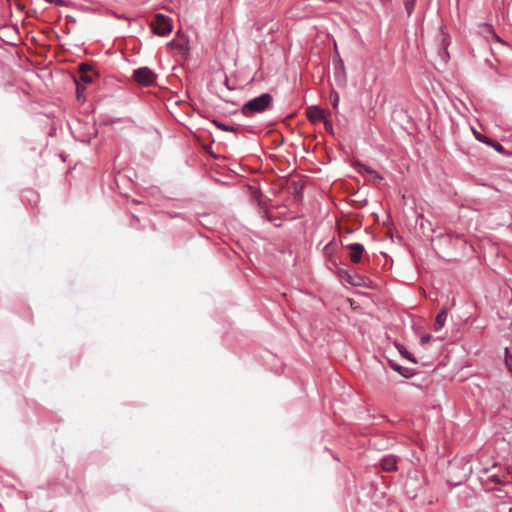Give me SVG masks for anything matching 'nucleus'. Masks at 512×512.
I'll return each instance as SVG.
<instances>
[{
	"instance_id": "obj_4",
	"label": "nucleus",
	"mask_w": 512,
	"mask_h": 512,
	"mask_svg": "<svg viewBox=\"0 0 512 512\" xmlns=\"http://www.w3.org/2000/svg\"><path fill=\"white\" fill-rule=\"evenodd\" d=\"M330 114L329 111H325L318 106H309L306 109V116L312 123L324 121Z\"/></svg>"
},
{
	"instance_id": "obj_6",
	"label": "nucleus",
	"mask_w": 512,
	"mask_h": 512,
	"mask_svg": "<svg viewBox=\"0 0 512 512\" xmlns=\"http://www.w3.org/2000/svg\"><path fill=\"white\" fill-rule=\"evenodd\" d=\"M92 71V68L85 63H82L79 67V73H80V80L86 83H89L92 81V76L90 75V72Z\"/></svg>"
},
{
	"instance_id": "obj_7",
	"label": "nucleus",
	"mask_w": 512,
	"mask_h": 512,
	"mask_svg": "<svg viewBox=\"0 0 512 512\" xmlns=\"http://www.w3.org/2000/svg\"><path fill=\"white\" fill-rule=\"evenodd\" d=\"M446 319H447V311L445 309H442L436 316L435 318V321H434V331H439L441 330L444 325H445V322H446Z\"/></svg>"
},
{
	"instance_id": "obj_18",
	"label": "nucleus",
	"mask_w": 512,
	"mask_h": 512,
	"mask_svg": "<svg viewBox=\"0 0 512 512\" xmlns=\"http://www.w3.org/2000/svg\"><path fill=\"white\" fill-rule=\"evenodd\" d=\"M431 338H432V336L430 334H426V335L421 337L420 343L422 345H424V344L428 343L431 340Z\"/></svg>"
},
{
	"instance_id": "obj_9",
	"label": "nucleus",
	"mask_w": 512,
	"mask_h": 512,
	"mask_svg": "<svg viewBox=\"0 0 512 512\" xmlns=\"http://www.w3.org/2000/svg\"><path fill=\"white\" fill-rule=\"evenodd\" d=\"M358 166V171L362 174H368L370 176H377L378 179H383L381 175L378 174V172H376L375 170H373L372 168L364 165V164H360V163H357L356 164Z\"/></svg>"
},
{
	"instance_id": "obj_25",
	"label": "nucleus",
	"mask_w": 512,
	"mask_h": 512,
	"mask_svg": "<svg viewBox=\"0 0 512 512\" xmlns=\"http://www.w3.org/2000/svg\"><path fill=\"white\" fill-rule=\"evenodd\" d=\"M510 512H512V508L510 509Z\"/></svg>"
},
{
	"instance_id": "obj_24",
	"label": "nucleus",
	"mask_w": 512,
	"mask_h": 512,
	"mask_svg": "<svg viewBox=\"0 0 512 512\" xmlns=\"http://www.w3.org/2000/svg\"><path fill=\"white\" fill-rule=\"evenodd\" d=\"M375 182L380 181L381 179H378L377 176H371Z\"/></svg>"
},
{
	"instance_id": "obj_14",
	"label": "nucleus",
	"mask_w": 512,
	"mask_h": 512,
	"mask_svg": "<svg viewBox=\"0 0 512 512\" xmlns=\"http://www.w3.org/2000/svg\"><path fill=\"white\" fill-rule=\"evenodd\" d=\"M505 364L509 371L512 372V356L509 355L508 348H505Z\"/></svg>"
},
{
	"instance_id": "obj_19",
	"label": "nucleus",
	"mask_w": 512,
	"mask_h": 512,
	"mask_svg": "<svg viewBox=\"0 0 512 512\" xmlns=\"http://www.w3.org/2000/svg\"><path fill=\"white\" fill-rule=\"evenodd\" d=\"M490 145L493 146L498 152H503V150H504L503 146L499 143H493L491 141Z\"/></svg>"
},
{
	"instance_id": "obj_23",
	"label": "nucleus",
	"mask_w": 512,
	"mask_h": 512,
	"mask_svg": "<svg viewBox=\"0 0 512 512\" xmlns=\"http://www.w3.org/2000/svg\"><path fill=\"white\" fill-rule=\"evenodd\" d=\"M183 38H186V37H185V36L182 34V32L179 30V31L177 32V39H183Z\"/></svg>"
},
{
	"instance_id": "obj_10",
	"label": "nucleus",
	"mask_w": 512,
	"mask_h": 512,
	"mask_svg": "<svg viewBox=\"0 0 512 512\" xmlns=\"http://www.w3.org/2000/svg\"><path fill=\"white\" fill-rule=\"evenodd\" d=\"M177 48L187 53L189 51V40L187 38L177 39Z\"/></svg>"
},
{
	"instance_id": "obj_2",
	"label": "nucleus",
	"mask_w": 512,
	"mask_h": 512,
	"mask_svg": "<svg viewBox=\"0 0 512 512\" xmlns=\"http://www.w3.org/2000/svg\"><path fill=\"white\" fill-rule=\"evenodd\" d=\"M151 28L155 34L165 36L172 31L171 19L164 14L158 13L151 22Z\"/></svg>"
},
{
	"instance_id": "obj_5",
	"label": "nucleus",
	"mask_w": 512,
	"mask_h": 512,
	"mask_svg": "<svg viewBox=\"0 0 512 512\" xmlns=\"http://www.w3.org/2000/svg\"><path fill=\"white\" fill-rule=\"evenodd\" d=\"M346 247L350 250L349 258L352 263H359L364 254V246L359 243L347 244Z\"/></svg>"
},
{
	"instance_id": "obj_17",
	"label": "nucleus",
	"mask_w": 512,
	"mask_h": 512,
	"mask_svg": "<svg viewBox=\"0 0 512 512\" xmlns=\"http://www.w3.org/2000/svg\"><path fill=\"white\" fill-rule=\"evenodd\" d=\"M84 90H85V87H83L79 83H77V98H78V100H81Z\"/></svg>"
},
{
	"instance_id": "obj_8",
	"label": "nucleus",
	"mask_w": 512,
	"mask_h": 512,
	"mask_svg": "<svg viewBox=\"0 0 512 512\" xmlns=\"http://www.w3.org/2000/svg\"><path fill=\"white\" fill-rule=\"evenodd\" d=\"M396 458L394 456H387L382 459L381 467L384 471L390 472L396 470Z\"/></svg>"
},
{
	"instance_id": "obj_1",
	"label": "nucleus",
	"mask_w": 512,
	"mask_h": 512,
	"mask_svg": "<svg viewBox=\"0 0 512 512\" xmlns=\"http://www.w3.org/2000/svg\"><path fill=\"white\" fill-rule=\"evenodd\" d=\"M272 96L269 93H264L258 97L249 100L243 107L242 113L245 116H251L255 113L264 112L271 104Z\"/></svg>"
},
{
	"instance_id": "obj_21",
	"label": "nucleus",
	"mask_w": 512,
	"mask_h": 512,
	"mask_svg": "<svg viewBox=\"0 0 512 512\" xmlns=\"http://www.w3.org/2000/svg\"><path fill=\"white\" fill-rule=\"evenodd\" d=\"M400 353H401L404 357H406L407 359H409V360H411V361L415 362V360L411 358V355H410V353H409V352L400 350Z\"/></svg>"
},
{
	"instance_id": "obj_13",
	"label": "nucleus",
	"mask_w": 512,
	"mask_h": 512,
	"mask_svg": "<svg viewBox=\"0 0 512 512\" xmlns=\"http://www.w3.org/2000/svg\"><path fill=\"white\" fill-rule=\"evenodd\" d=\"M473 133L475 135V137L480 141V142H483V143H486V144H491V140L484 136L483 134L477 132L476 130H473Z\"/></svg>"
},
{
	"instance_id": "obj_20",
	"label": "nucleus",
	"mask_w": 512,
	"mask_h": 512,
	"mask_svg": "<svg viewBox=\"0 0 512 512\" xmlns=\"http://www.w3.org/2000/svg\"><path fill=\"white\" fill-rule=\"evenodd\" d=\"M345 280H346L348 283L352 284V285H355V286L360 285V283H359V282L354 281V280H353V278H352L351 276H349V275H347V277L345 278Z\"/></svg>"
},
{
	"instance_id": "obj_12",
	"label": "nucleus",
	"mask_w": 512,
	"mask_h": 512,
	"mask_svg": "<svg viewBox=\"0 0 512 512\" xmlns=\"http://www.w3.org/2000/svg\"><path fill=\"white\" fill-rule=\"evenodd\" d=\"M415 2H416V0H405L404 1L405 8H406L408 15H411V13L413 12Z\"/></svg>"
},
{
	"instance_id": "obj_22",
	"label": "nucleus",
	"mask_w": 512,
	"mask_h": 512,
	"mask_svg": "<svg viewBox=\"0 0 512 512\" xmlns=\"http://www.w3.org/2000/svg\"><path fill=\"white\" fill-rule=\"evenodd\" d=\"M168 45H169L170 47H172V48H173V47L177 48V39H175V40H173V41L169 42V44H168Z\"/></svg>"
},
{
	"instance_id": "obj_11",
	"label": "nucleus",
	"mask_w": 512,
	"mask_h": 512,
	"mask_svg": "<svg viewBox=\"0 0 512 512\" xmlns=\"http://www.w3.org/2000/svg\"><path fill=\"white\" fill-rule=\"evenodd\" d=\"M330 100H331L333 108L336 109L338 107L339 101H340L339 94L333 90L330 94Z\"/></svg>"
},
{
	"instance_id": "obj_3",
	"label": "nucleus",
	"mask_w": 512,
	"mask_h": 512,
	"mask_svg": "<svg viewBox=\"0 0 512 512\" xmlns=\"http://www.w3.org/2000/svg\"><path fill=\"white\" fill-rule=\"evenodd\" d=\"M133 77L135 81L141 85L149 86L156 80V75L147 67H142L134 71Z\"/></svg>"
},
{
	"instance_id": "obj_15",
	"label": "nucleus",
	"mask_w": 512,
	"mask_h": 512,
	"mask_svg": "<svg viewBox=\"0 0 512 512\" xmlns=\"http://www.w3.org/2000/svg\"><path fill=\"white\" fill-rule=\"evenodd\" d=\"M214 124H215L218 128H220L221 130H223V131H230V132H234V131H236V128H234V127H232V126H227V125L222 124V123H220V122H216V121H214Z\"/></svg>"
},
{
	"instance_id": "obj_16",
	"label": "nucleus",
	"mask_w": 512,
	"mask_h": 512,
	"mask_svg": "<svg viewBox=\"0 0 512 512\" xmlns=\"http://www.w3.org/2000/svg\"><path fill=\"white\" fill-rule=\"evenodd\" d=\"M323 122H324L325 130L327 132H329L330 134H333V125H332V122L328 119V117Z\"/></svg>"
}]
</instances>
